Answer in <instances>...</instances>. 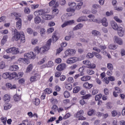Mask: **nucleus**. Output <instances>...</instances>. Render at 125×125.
<instances>
[{
	"instance_id": "12",
	"label": "nucleus",
	"mask_w": 125,
	"mask_h": 125,
	"mask_svg": "<svg viewBox=\"0 0 125 125\" xmlns=\"http://www.w3.org/2000/svg\"><path fill=\"white\" fill-rule=\"evenodd\" d=\"M110 25L112 28L113 29V30H115V31H117L119 28V26H118V24H117V22L115 21H111Z\"/></svg>"
},
{
	"instance_id": "30",
	"label": "nucleus",
	"mask_w": 125,
	"mask_h": 125,
	"mask_svg": "<svg viewBox=\"0 0 125 125\" xmlns=\"http://www.w3.org/2000/svg\"><path fill=\"white\" fill-rule=\"evenodd\" d=\"M18 69H19V67H18V65H14L11 66V71H17Z\"/></svg>"
},
{
	"instance_id": "35",
	"label": "nucleus",
	"mask_w": 125,
	"mask_h": 125,
	"mask_svg": "<svg viewBox=\"0 0 125 125\" xmlns=\"http://www.w3.org/2000/svg\"><path fill=\"white\" fill-rule=\"evenodd\" d=\"M102 97V94H99L95 96V99L96 101H99Z\"/></svg>"
},
{
	"instance_id": "20",
	"label": "nucleus",
	"mask_w": 125,
	"mask_h": 125,
	"mask_svg": "<svg viewBox=\"0 0 125 125\" xmlns=\"http://www.w3.org/2000/svg\"><path fill=\"white\" fill-rule=\"evenodd\" d=\"M91 77L89 76H83L81 78V80L82 82H87V81H89Z\"/></svg>"
},
{
	"instance_id": "8",
	"label": "nucleus",
	"mask_w": 125,
	"mask_h": 125,
	"mask_svg": "<svg viewBox=\"0 0 125 125\" xmlns=\"http://www.w3.org/2000/svg\"><path fill=\"white\" fill-rule=\"evenodd\" d=\"M76 53V50L74 49L66 50L65 51V54L66 56H71V55H74Z\"/></svg>"
},
{
	"instance_id": "59",
	"label": "nucleus",
	"mask_w": 125,
	"mask_h": 125,
	"mask_svg": "<svg viewBox=\"0 0 125 125\" xmlns=\"http://www.w3.org/2000/svg\"><path fill=\"white\" fill-rule=\"evenodd\" d=\"M26 31L27 33L29 34V35H32V34H33V29L31 28H27Z\"/></svg>"
},
{
	"instance_id": "51",
	"label": "nucleus",
	"mask_w": 125,
	"mask_h": 125,
	"mask_svg": "<svg viewBox=\"0 0 125 125\" xmlns=\"http://www.w3.org/2000/svg\"><path fill=\"white\" fill-rule=\"evenodd\" d=\"M46 61V57H45L43 58V59H42L39 62V63L40 65H42V64H43L44 62Z\"/></svg>"
},
{
	"instance_id": "33",
	"label": "nucleus",
	"mask_w": 125,
	"mask_h": 125,
	"mask_svg": "<svg viewBox=\"0 0 125 125\" xmlns=\"http://www.w3.org/2000/svg\"><path fill=\"white\" fill-rule=\"evenodd\" d=\"M107 68L110 71H113V70H114L113 64H112L111 63H108L107 64Z\"/></svg>"
},
{
	"instance_id": "54",
	"label": "nucleus",
	"mask_w": 125,
	"mask_h": 125,
	"mask_svg": "<svg viewBox=\"0 0 125 125\" xmlns=\"http://www.w3.org/2000/svg\"><path fill=\"white\" fill-rule=\"evenodd\" d=\"M91 97V94H86L85 96H82L83 99H89Z\"/></svg>"
},
{
	"instance_id": "53",
	"label": "nucleus",
	"mask_w": 125,
	"mask_h": 125,
	"mask_svg": "<svg viewBox=\"0 0 125 125\" xmlns=\"http://www.w3.org/2000/svg\"><path fill=\"white\" fill-rule=\"evenodd\" d=\"M70 92H69L68 91H65L64 93V96L65 98H68L70 97Z\"/></svg>"
},
{
	"instance_id": "47",
	"label": "nucleus",
	"mask_w": 125,
	"mask_h": 125,
	"mask_svg": "<svg viewBox=\"0 0 125 125\" xmlns=\"http://www.w3.org/2000/svg\"><path fill=\"white\" fill-rule=\"evenodd\" d=\"M2 77L4 79H9V73L5 72V73H3Z\"/></svg>"
},
{
	"instance_id": "58",
	"label": "nucleus",
	"mask_w": 125,
	"mask_h": 125,
	"mask_svg": "<svg viewBox=\"0 0 125 125\" xmlns=\"http://www.w3.org/2000/svg\"><path fill=\"white\" fill-rule=\"evenodd\" d=\"M114 19L115 20V21H116V22H118V23L123 22V21L117 16L114 17Z\"/></svg>"
},
{
	"instance_id": "36",
	"label": "nucleus",
	"mask_w": 125,
	"mask_h": 125,
	"mask_svg": "<svg viewBox=\"0 0 125 125\" xmlns=\"http://www.w3.org/2000/svg\"><path fill=\"white\" fill-rule=\"evenodd\" d=\"M95 113V110L94 109H89V110L87 112V114L88 116H92Z\"/></svg>"
},
{
	"instance_id": "25",
	"label": "nucleus",
	"mask_w": 125,
	"mask_h": 125,
	"mask_svg": "<svg viewBox=\"0 0 125 125\" xmlns=\"http://www.w3.org/2000/svg\"><path fill=\"white\" fill-rule=\"evenodd\" d=\"M4 101H6V102H9L10 101V96L6 94L3 97Z\"/></svg>"
},
{
	"instance_id": "9",
	"label": "nucleus",
	"mask_w": 125,
	"mask_h": 125,
	"mask_svg": "<svg viewBox=\"0 0 125 125\" xmlns=\"http://www.w3.org/2000/svg\"><path fill=\"white\" fill-rule=\"evenodd\" d=\"M74 23H75V21L74 20L68 21H65L62 25V28H64V27H66V26H69V25H72V24H74Z\"/></svg>"
},
{
	"instance_id": "52",
	"label": "nucleus",
	"mask_w": 125,
	"mask_h": 125,
	"mask_svg": "<svg viewBox=\"0 0 125 125\" xmlns=\"http://www.w3.org/2000/svg\"><path fill=\"white\" fill-rule=\"evenodd\" d=\"M4 68H5V62H0V69H4Z\"/></svg>"
},
{
	"instance_id": "61",
	"label": "nucleus",
	"mask_w": 125,
	"mask_h": 125,
	"mask_svg": "<svg viewBox=\"0 0 125 125\" xmlns=\"http://www.w3.org/2000/svg\"><path fill=\"white\" fill-rule=\"evenodd\" d=\"M53 62L52 61H49L47 63V66L48 67H51L52 66H53Z\"/></svg>"
},
{
	"instance_id": "60",
	"label": "nucleus",
	"mask_w": 125,
	"mask_h": 125,
	"mask_svg": "<svg viewBox=\"0 0 125 125\" xmlns=\"http://www.w3.org/2000/svg\"><path fill=\"white\" fill-rule=\"evenodd\" d=\"M83 63L84 65H87V67H88L90 65L91 62L89 61L85 60L83 61Z\"/></svg>"
},
{
	"instance_id": "56",
	"label": "nucleus",
	"mask_w": 125,
	"mask_h": 125,
	"mask_svg": "<svg viewBox=\"0 0 125 125\" xmlns=\"http://www.w3.org/2000/svg\"><path fill=\"white\" fill-rule=\"evenodd\" d=\"M95 67H96L95 64L91 63V62H90V65H89V66H87V68H89V69H94Z\"/></svg>"
},
{
	"instance_id": "18",
	"label": "nucleus",
	"mask_w": 125,
	"mask_h": 125,
	"mask_svg": "<svg viewBox=\"0 0 125 125\" xmlns=\"http://www.w3.org/2000/svg\"><path fill=\"white\" fill-rule=\"evenodd\" d=\"M4 110H9L11 107H12V105H11L10 104L8 103H5L3 105Z\"/></svg>"
},
{
	"instance_id": "21",
	"label": "nucleus",
	"mask_w": 125,
	"mask_h": 125,
	"mask_svg": "<svg viewBox=\"0 0 125 125\" xmlns=\"http://www.w3.org/2000/svg\"><path fill=\"white\" fill-rule=\"evenodd\" d=\"M17 77V73L13 72L12 73L9 74V80H12Z\"/></svg>"
},
{
	"instance_id": "13",
	"label": "nucleus",
	"mask_w": 125,
	"mask_h": 125,
	"mask_svg": "<svg viewBox=\"0 0 125 125\" xmlns=\"http://www.w3.org/2000/svg\"><path fill=\"white\" fill-rule=\"evenodd\" d=\"M118 31V34L120 37H123L124 35H125V30H124V29L123 27H119Z\"/></svg>"
},
{
	"instance_id": "1",
	"label": "nucleus",
	"mask_w": 125,
	"mask_h": 125,
	"mask_svg": "<svg viewBox=\"0 0 125 125\" xmlns=\"http://www.w3.org/2000/svg\"><path fill=\"white\" fill-rule=\"evenodd\" d=\"M12 40L14 42H18L20 41L21 42H25V35L24 33L22 31L18 32V31L15 29L12 32Z\"/></svg>"
},
{
	"instance_id": "46",
	"label": "nucleus",
	"mask_w": 125,
	"mask_h": 125,
	"mask_svg": "<svg viewBox=\"0 0 125 125\" xmlns=\"http://www.w3.org/2000/svg\"><path fill=\"white\" fill-rule=\"evenodd\" d=\"M45 29L44 28H42L40 30V35L42 37H43L44 35H45Z\"/></svg>"
},
{
	"instance_id": "28",
	"label": "nucleus",
	"mask_w": 125,
	"mask_h": 125,
	"mask_svg": "<svg viewBox=\"0 0 125 125\" xmlns=\"http://www.w3.org/2000/svg\"><path fill=\"white\" fill-rule=\"evenodd\" d=\"M41 21H42V20L40 17H36L34 19V22L35 24H40V23H41Z\"/></svg>"
},
{
	"instance_id": "17",
	"label": "nucleus",
	"mask_w": 125,
	"mask_h": 125,
	"mask_svg": "<svg viewBox=\"0 0 125 125\" xmlns=\"http://www.w3.org/2000/svg\"><path fill=\"white\" fill-rule=\"evenodd\" d=\"M42 19L44 20H50L52 18V16L48 14L42 15Z\"/></svg>"
},
{
	"instance_id": "63",
	"label": "nucleus",
	"mask_w": 125,
	"mask_h": 125,
	"mask_svg": "<svg viewBox=\"0 0 125 125\" xmlns=\"http://www.w3.org/2000/svg\"><path fill=\"white\" fill-rule=\"evenodd\" d=\"M115 89L117 93H122V89H121V88H120L118 87H115Z\"/></svg>"
},
{
	"instance_id": "6",
	"label": "nucleus",
	"mask_w": 125,
	"mask_h": 125,
	"mask_svg": "<svg viewBox=\"0 0 125 125\" xmlns=\"http://www.w3.org/2000/svg\"><path fill=\"white\" fill-rule=\"evenodd\" d=\"M78 61L79 59L77 57L70 58L66 60V63H67V64H72L75 63V62Z\"/></svg>"
},
{
	"instance_id": "64",
	"label": "nucleus",
	"mask_w": 125,
	"mask_h": 125,
	"mask_svg": "<svg viewBox=\"0 0 125 125\" xmlns=\"http://www.w3.org/2000/svg\"><path fill=\"white\" fill-rule=\"evenodd\" d=\"M111 114L112 115V117H116V116L118 115V112L117 110H113L111 112Z\"/></svg>"
},
{
	"instance_id": "44",
	"label": "nucleus",
	"mask_w": 125,
	"mask_h": 125,
	"mask_svg": "<svg viewBox=\"0 0 125 125\" xmlns=\"http://www.w3.org/2000/svg\"><path fill=\"white\" fill-rule=\"evenodd\" d=\"M58 9H57V7H53V14L54 15H56V14H58Z\"/></svg>"
},
{
	"instance_id": "57",
	"label": "nucleus",
	"mask_w": 125,
	"mask_h": 125,
	"mask_svg": "<svg viewBox=\"0 0 125 125\" xmlns=\"http://www.w3.org/2000/svg\"><path fill=\"white\" fill-rule=\"evenodd\" d=\"M79 72L80 73V76H82L84 75V73H83V67H80L79 69Z\"/></svg>"
},
{
	"instance_id": "14",
	"label": "nucleus",
	"mask_w": 125,
	"mask_h": 125,
	"mask_svg": "<svg viewBox=\"0 0 125 125\" xmlns=\"http://www.w3.org/2000/svg\"><path fill=\"white\" fill-rule=\"evenodd\" d=\"M101 23L104 27H107L108 25H109V23H108V21L107 20V19L106 18H104L101 20Z\"/></svg>"
},
{
	"instance_id": "62",
	"label": "nucleus",
	"mask_w": 125,
	"mask_h": 125,
	"mask_svg": "<svg viewBox=\"0 0 125 125\" xmlns=\"http://www.w3.org/2000/svg\"><path fill=\"white\" fill-rule=\"evenodd\" d=\"M67 81L68 83H74V78H73V77H69Z\"/></svg>"
},
{
	"instance_id": "48",
	"label": "nucleus",
	"mask_w": 125,
	"mask_h": 125,
	"mask_svg": "<svg viewBox=\"0 0 125 125\" xmlns=\"http://www.w3.org/2000/svg\"><path fill=\"white\" fill-rule=\"evenodd\" d=\"M103 83H104L105 84H108L109 83V79L108 78V77H105L104 78V79L103 80Z\"/></svg>"
},
{
	"instance_id": "5",
	"label": "nucleus",
	"mask_w": 125,
	"mask_h": 125,
	"mask_svg": "<svg viewBox=\"0 0 125 125\" xmlns=\"http://www.w3.org/2000/svg\"><path fill=\"white\" fill-rule=\"evenodd\" d=\"M66 67H67L66 63H61L57 66L56 69L57 71H63V70H65V69H66Z\"/></svg>"
},
{
	"instance_id": "24",
	"label": "nucleus",
	"mask_w": 125,
	"mask_h": 125,
	"mask_svg": "<svg viewBox=\"0 0 125 125\" xmlns=\"http://www.w3.org/2000/svg\"><path fill=\"white\" fill-rule=\"evenodd\" d=\"M33 104H35L36 106L40 105V103H41V100L39 99V98H36L33 100Z\"/></svg>"
},
{
	"instance_id": "37",
	"label": "nucleus",
	"mask_w": 125,
	"mask_h": 125,
	"mask_svg": "<svg viewBox=\"0 0 125 125\" xmlns=\"http://www.w3.org/2000/svg\"><path fill=\"white\" fill-rule=\"evenodd\" d=\"M83 2H80L78 3L77 5L76 6V9H77L78 10L81 9V8H82V6L83 5Z\"/></svg>"
},
{
	"instance_id": "41",
	"label": "nucleus",
	"mask_w": 125,
	"mask_h": 125,
	"mask_svg": "<svg viewBox=\"0 0 125 125\" xmlns=\"http://www.w3.org/2000/svg\"><path fill=\"white\" fill-rule=\"evenodd\" d=\"M33 70V64H31L29 65V66L27 67V69H26V72L27 73H29L31 72Z\"/></svg>"
},
{
	"instance_id": "2",
	"label": "nucleus",
	"mask_w": 125,
	"mask_h": 125,
	"mask_svg": "<svg viewBox=\"0 0 125 125\" xmlns=\"http://www.w3.org/2000/svg\"><path fill=\"white\" fill-rule=\"evenodd\" d=\"M50 45H51V39H49L47 42L46 45L42 47L37 46L34 48V51L36 54H45L46 51H48V50L50 49Z\"/></svg>"
},
{
	"instance_id": "42",
	"label": "nucleus",
	"mask_w": 125,
	"mask_h": 125,
	"mask_svg": "<svg viewBox=\"0 0 125 125\" xmlns=\"http://www.w3.org/2000/svg\"><path fill=\"white\" fill-rule=\"evenodd\" d=\"M7 39V35H5L4 36H3V39L1 40V43L2 44H4V43H5V42H6Z\"/></svg>"
},
{
	"instance_id": "19",
	"label": "nucleus",
	"mask_w": 125,
	"mask_h": 125,
	"mask_svg": "<svg viewBox=\"0 0 125 125\" xmlns=\"http://www.w3.org/2000/svg\"><path fill=\"white\" fill-rule=\"evenodd\" d=\"M84 113L83 110H81L74 115V118H79Z\"/></svg>"
},
{
	"instance_id": "39",
	"label": "nucleus",
	"mask_w": 125,
	"mask_h": 125,
	"mask_svg": "<svg viewBox=\"0 0 125 125\" xmlns=\"http://www.w3.org/2000/svg\"><path fill=\"white\" fill-rule=\"evenodd\" d=\"M81 87L80 86H76L73 88V93H78L80 91Z\"/></svg>"
},
{
	"instance_id": "27",
	"label": "nucleus",
	"mask_w": 125,
	"mask_h": 125,
	"mask_svg": "<svg viewBox=\"0 0 125 125\" xmlns=\"http://www.w3.org/2000/svg\"><path fill=\"white\" fill-rule=\"evenodd\" d=\"M73 36V32H70L69 33L68 36H66L65 37V41H70L71 40V38H72Z\"/></svg>"
},
{
	"instance_id": "3",
	"label": "nucleus",
	"mask_w": 125,
	"mask_h": 125,
	"mask_svg": "<svg viewBox=\"0 0 125 125\" xmlns=\"http://www.w3.org/2000/svg\"><path fill=\"white\" fill-rule=\"evenodd\" d=\"M35 58H36V55L34 54V52H30V53L24 54V59L22 58L19 59V61H23L24 64H27L28 65V64L30 63L29 59H35Z\"/></svg>"
},
{
	"instance_id": "31",
	"label": "nucleus",
	"mask_w": 125,
	"mask_h": 125,
	"mask_svg": "<svg viewBox=\"0 0 125 125\" xmlns=\"http://www.w3.org/2000/svg\"><path fill=\"white\" fill-rule=\"evenodd\" d=\"M68 5L70 8H74L77 5V4L75 2H69L68 3Z\"/></svg>"
},
{
	"instance_id": "15",
	"label": "nucleus",
	"mask_w": 125,
	"mask_h": 125,
	"mask_svg": "<svg viewBox=\"0 0 125 125\" xmlns=\"http://www.w3.org/2000/svg\"><path fill=\"white\" fill-rule=\"evenodd\" d=\"M83 85V87H85V88H86V89H90V88H91V87L93 86V84L89 83L88 82L84 83Z\"/></svg>"
},
{
	"instance_id": "38",
	"label": "nucleus",
	"mask_w": 125,
	"mask_h": 125,
	"mask_svg": "<svg viewBox=\"0 0 125 125\" xmlns=\"http://www.w3.org/2000/svg\"><path fill=\"white\" fill-rule=\"evenodd\" d=\"M93 53L95 55V56L98 58V59H100V60L102 59V56L100 55V54H99L98 53L94 52Z\"/></svg>"
},
{
	"instance_id": "40",
	"label": "nucleus",
	"mask_w": 125,
	"mask_h": 125,
	"mask_svg": "<svg viewBox=\"0 0 125 125\" xmlns=\"http://www.w3.org/2000/svg\"><path fill=\"white\" fill-rule=\"evenodd\" d=\"M44 92L46 94H50V93H52V90H51V89L50 88H47L44 90Z\"/></svg>"
},
{
	"instance_id": "7",
	"label": "nucleus",
	"mask_w": 125,
	"mask_h": 125,
	"mask_svg": "<svg viewBox=\"0 0 125 125\" xmlns=\"http://www.w3.org/2000/svg\"><path fill=\"white\" fill-rule=\"evenodd\" d=\"M113 41L114 42H116V43H118V44H119L120 45L123 44V40L117 36L114 37Z\"/></svg>"
},
{
	"instance_id": "50",
	"label": "nucleus",
	"mask_w": 125,
	"mask_h": 125,
	"mask_svg": "<svg viewBox=\"0 0 125 125\" xmlns=\"http://www.w3.org/2000/svg\"><path fill=\"white\" fill-rule=\"evenodd\" d=\"M14 99L16 102H17L18 101H20V99H21V97L20 96H14Z\"/></svg>"
},
{
	"instance_id": "16",
	"label": "nucleus",
	"mask_w": 125,
	"mask_h": 125,
	"mask_svg": "<svg viewBox=\"0 0 125 125\" xmlns=\"http://www.w3.org/2000/svg\"><path fill=\"white\" fill-rule=\"evenodd\" d=\"M77 22H83L87 21V18L86 16H81L77 20Z\"/></svg>"
},
{
	"instance_id": "29",
	"label": "nucleus",
	"mask_w": 125,
	"mask_h": 125,
	"mask_svg": "<svg viewBox=\"0 0 125 125\" xmlns=\"http://www.w3.org/2000/svg\"><path fill=\"white\" fill-rule=\"evenodd\" d=\"M43 13H44V11H43V10H40L38 11H36L34 12V14L35 15H43Z\"/></svg>"
},
{
	"instance_id": "26",
	"label": "nucleus",
	"mask_w": 125,
	"mask_h": 125,
	"mask_svg": "<svg viewBox=\"0 0 125 125\" xmlns=\"http://www.w3.org/2000/svg\"><path fill=\"white\" fill-rule=\"evenodd\" d=\"M65 87L67 90H72V89H73V86H72V84L71 83L65 84Z\"/></svg>"
},
{
	"instance_id": "23",
	"label": "nucleus",
	"mask_w": 125,
	"mask_h": 125,
	"mask_svg": "<svg viewBox=\"0 0 125 125\" xmlns=\"http://www.w3.org/2000/svg\"><path fill=\"white\" fill-rule=\"evenodd\" d=\"M92 34L94 37H97L98 36H101V33L97 30H93L92 31Z\"/></svg>"
},
{
	"instance_id": "4",
	"label": "nucleus",
	"mask_w": 125,
	"mask_h": 125,
	"mask_svg": "<svg viewBox=\"0 0 125 125\" xmlns=\"http://www.w3.org/2000/svg\"><path fill=\"white\" fill-rule=\"evenodd\" d=\"M6 52H7V53H12V54L16 55L19 53V50H18V48L13 47L6 50Z\"/></svg>"
},
{
	"instance_id": "55",
	"label": "nucleus",
	"mask_w": 125,
	"mask_h": 125,
	"mask_svg": "<svg viewBox=\"0 0 125 125\" xmlns=\"http://www.w3.org/2000/svg\"><path fill=\"white\" fill-rule=\"evenodd\" d=\"M1 121L3 123V125H6V121H7V118L6 117H1Z\"/></svg>"
},
{
	"instance_id": "11",
	"label": "nucleus",
	"mask_w": 125,
	"mask_h": 125,
	"mask_svg": "<svg viewBox=\"0 0 125 125\" xmlns=\"http://www.w3.org/2000/svg\"><path fill=\"white\" fill-rule=\"evenodd\" d=\"M18 20V21L16 22L17 29L20 30V29H21V27H22V21H21V19H20V18L16 17V20Z\"/></svg>"
},
{
	"instance_id": "32",
	"label": "nucleus",
	"mask_w": 125,
	"mask_h": 125,
	"mask_svg": "<svg viewBox=\"0 0 125 125\" xmlns=\"http://www.w3.org/2000/svg\"><path fill=\"white\" fill-rule=\"evenodd\" d=\"M108 48L109 49L115 50L117 49V46L114 44H111L108 46Z\"/></svg>"
},
{
	"instance_id": "49",
	"label": "nucleus",
	"mask_w": 125,
	"mask_h": 125,
	"mask_svg": "<svg viewBox=\"0 0 125 125\" xmlns=\"http://www.w3.org/2000/svg\"><path fill=\"white\" fill-rule=\"evenodd\" d=\"M94 54L91 53H88L86 56V58H93V56H94Z\"/></svg>"
},
{
	"instance_id": "22",
	"label": "nucleus",
	"mask_w": 125,
	"mask_h": 125,
	"mask_svg": "<svg viewBox=\"0 0 125 125\" xmlns=\"http://www.w3.org/2000/svg\"><path fill=\"white\" fill-rule=\"evenodd\" d=\"M83 27V24L79 23L77 24L75 27H74L73 30V31H77V30H80V29H82Z\"/></svg>"
},
{
	"instance_id": "43",
	"label": "nucleus",
	"mask_w": 125,
	"mask_h": 125,
	"mask_svg": "<svg viewBox=\"0 0 125 125\" xmlns=\"http://www.w3.org/2000/svg\"><path fill=\"white\" fill-rule=\"evenodd\" d=\"M86 73L88 75H93L94 71L91 68H89L86 70Z\"/></svg>"
},
{
	"instance_id": "10",
	"label": "nucleus",
	"mask_w": 125,
	"mask_h": 125,
	"mask_svg": "<svg viewBox=\"0 0 125 125\" xmlns=\"http://www.w3.org/2000/svg\"><path fill=\"white\" fill-rule=\"evenodd\" d=\"M55 4V5H54ZM49 6H53V7H58L59 6V3L58 1H56V0H52L49 3Z\"/></svg>"
},
{
	"instance_id": "34",
	"label": "nucleus",
	"mask_w": 125,
	"mask_h": 125,
	"mask_svg": "<svg viewBox=\"0 0 125 125\" xmlns=\"http://www.w3.org/2000/svg\"><path fill=\"white\" fill-rule=\"evenodd\" d=\"M52 39L54 42H56L58 40V37H57V34L56 33H54L52 36Z\"/></svg>"
},
{
	"instance_id": "45",
	"label": "nucleus",
	"mask_w": 125,
	"mask_h": 125,
	"mask_svg": "<svg viewBox=\"0 0 125 125\" xmlns=\"http://www.w3.org/2000/svg\"><path fill=\"white\" fill-rule=\"evenodd\" d=\"M37 79H38V78H37V76H36V75L31 76L30 78V82L31 83H33L34 82H37Z\"/></svg>"
}]
</instances>
